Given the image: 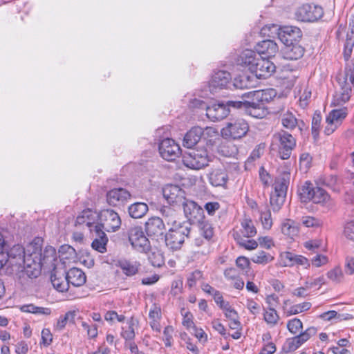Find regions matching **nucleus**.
Wrapping results in <instances>:
<instances>
[{
    "label": "nucleus",
    "instance_id": "nucleus-1",
    "mask_svg": "<svg viewBox=\"0 0 354 354\" xmlns=\"http://www.w3.org/2000/svg\"><path fill=\"white\" fill-rule=\"evenodd\" d=\"M8 254V261L12 269L25 272L29 277H37L40 274L41 239L36 238L26 248L14 245Z\"/></svg>",
    "mask_w": 354,
    "mask_h": 354
},
{
    "label": "nucleus",
    "instance_id": "nucleus-2",
    "mask_svg": "<svg viewBox=\"0 0 354 354\" xmlns=\"http://www.w3.org/2000/svg\"><path fill=\"white\" fill-rule=\"evenodd\" d=\"M275 90H257L243 93L239 101H232L230 105L243 109L248 115L256 118H263L267 115L265 104L276 95Z\"/></svg>",
    "mask_w": 354,
    "mask_h": 354
},
{
    "label": "nucleus",
    "instance_id": "nucleus-3",
    "mask_svg": "<svg viewBox=\"0 0 354 354\" xmlns=\"http://www.w3.org/2000/svg\"><path fill=\"white\" fill-rule=\"evenodd\" d=\"M261 34L269 37L278 35L279 39L284 45L296 43L301 37V30L292 26H286L279 28L277 25H266L261 30Z\"/></svg>",
    "mask_w": 354,
    "mask_h": 354
},
{
    "label": "nucleus",
    "instance_id": "nucleus-4",
    "mask_svg": "<svg viewBox=\"0 0 354 354\" xmlns=\"http://www.w3.org/2000/svg\"><path fill=\"white\" fill-rule=\"evenodd\" d=\"M299 194L301 201L304 203L312 201L313 203L322 206L330 207L333 205L332 199L328 192L319 187H314L309 181H306L301 186Z\"/></svg>",
    "mask_w": 354,
    "mask_h": 354
},
{
    "label": "nucleus",
    "instance_id": "nucleus-5",
    "mask_svg": "<svg viewBox=\"0 0 354 354\" xmlns=\"http://www.w3.org/2000/svg\"><path fill=\"white\" fill-rule=\"evenodd\" d=\"M290 181V174L283 173L279 176L273 185L274 192L271 194L270 203L274 212H277L283 205Z\"/></svg>",
    "mask_w": 354,
    "mask_h": 354
},
{
    "label": "nucleus",
    "instance_id": "nucleus-6",
    "mask_svg": "<svg viewBox=\"0 0 354 354\" xmlns=\"http://www.w3.org/2000/svg\"><path fill=\"white\" fill-rule=\"evenodd\" d=\"M189 233L190 227L187 224L179 223L176 227H171L165 236L167 247L171 250L180 249Z\"/></svg>",
    "mask_w": 354,
    "mask_h": 354
},
{
    "label": "nucleus",
    "instance_id": "nucleus-7",
    "mask_svg": "<svg viewBox=\"0 0 354 354\" xmlns=\"http://www.w3.org/2000/svg\"><path fill=\"white\" fill-rule=\"evenodd\" d=\"M272 142V146L275 144L278 145L279 156L282 160L288 159L296 147V139L292 135L283 130L273 135Z\"/></svg>",
    "mask_w": 354,
    "mask_h": 354
},
{
    "label": "nucleus",
    "instance_id": "nucleus-8",
    "mask_svg": "<svg viewBox=\"0 0 354 354\" xmlns=\"http://www.w3.org/2000/svg\"><path fill=\"white\" fill-rule=\"evenodd\" d=\"M249 130L247 122L243 119H237L227 122L221 131V136L225 139L238 140L244 137Z\"/></svg>",
    "mask_w": 354,
    "mask_h": 354
},
{
    "label": "nucleus",
    "instance_id": "nucleus-9",
    "mask_svg": "<svg viewBox=\"0 0 354 354\" xmlns=\"http://www.w3.org/2000/svg\"><path fill=\"white\" fill-rule=\"evenodd\" d=\"M337 37L338 39L346 38L344 48V57L346 60H348L351 55L353 48L354 46V16H350L348 19V26L340 25L337 31Z\"/></svg>",
    "mask_w": 354,
    "mask_h": 354
},
{
    "label": "nucleus",
    "instance_id": "nucleus-10",
    "mask_svg": "<svg viewBox=\"0 0 354 354\" xmlns=\"http://www.w3.org/2000/svg\"><path fill=\"white\" fill-rule=\"evenodd\" d=\"M184 165L192 169H201L208 165L209 158L206 150L193 149L183 156Z\"/></svg>",
    "mask_w": 354,
    "mask_h": 354
},
{
    "label": "nucleus",
    "instance_id": "nucleus-11",
    "mask_svg": "<svg viewBox=\"0 0 354 354\" xmlns=\"http://www.w3.org/2000/svg\"><path fill=\"white\" fill-rule=\"evenodd\" d=\"M101 229L110 232L117 231L121 226V218L118 214L113 209H103L99 214Z\"/></svg>",
    "mask_w": 354,
    "mask_h": 354
},
{
    "label": "nucleus",
    "instance_id": "nucleus-12",
    "mask_svg": "<svg viewBox=\"0 0 354 354\" xmlns=\"http://www.w3.org/2000/svg\"><path fill=\"white\" fill-rule=\"evenodd\" d=\"M129 241L132 247L140 252L147 253L151 248L150 243L141 227L135 226L129 229Z\"/></svg>",
    "mask_w": 354,
    "mask_h": 354
},
{
    "label": "nucleus",
    "instance_id": "nucleus-13",
    "mask_svg": "<svg viewBox=\"0 0 354 354\" xmlns=\"http://www.w3.org/2000/svg\"><path fill=\"white\" fill-rule=\"evenodd\" d=\"M323 14V9L321 6L306 3L297 8L295 16L301 21H315L320 19Z\"/></svg>",
    "mask_w": 354,
    "mask_h": 354
},
{
    "label": "nucleus",
    "instance_id": "nucleus-14",
    "mask_svg": "<svg viewBox=\"0 0 354 354\" xmlns=\"http://www.w3.org/2000/svg\"><path fill=\"white\" fill-rule=\"evenodd\" d=\"M351 83L354 87V72L349 71L345 75V84L342 86L339 91L334 95L332 104L334 106H342L348 102L351 97Z\"/></svg>",
    "mask_w": 354,
    "mask_h": 354
},
{
    "label": "nucleus",
    "instance_id": "nucleus-15",
    "mask_svg": "<svg viewBox=\"0 0 354 354\" xmlns=\"http://www.w3.org/2000/svg\"><path fill=\"white\" fill-rule=\"evenodd\" d=\"M185 216L190 224H196L204 220L205 215L203 209L196 202L187 199L182 205Z\"/></svg>",
    "mask_w": 354,
    "mask_h": 354
},
{
    "label": "nucleus",
    "instance_id": "nucleus-16",
    "mask_svg": "<svg viewBox=\"0 0 354 354\" xmlns=\"http://www.w3.org/2000/svg\"><path fill=\"white\" fill-rule=\"evenodd\" d=\"M162 194L170 205H182L187 200L185 191L176 185H165L162 189Z\"/></svg>",
    "mask_w": 354,
    "mask_h": 354
},
{
    "label": "nucleus",
    "instance_id": "nucleus-17",
    "mask_svg": "<svg viewBox=\"0 0 354 354\" xmlns=\"http://www.w3.org/2000/svg\"><path fill=\"white\" fill-rule=\"evenodd\" d=\"M159 153L161 157L167 160H174L180 154L179 145L171 138H165L159 143Z\"/></svg>",
    "mask_w": 354,
    "mask_h": 354
},
{
    "label": "nucleus",
    "instance_id": "nucleus-18",
    "mask_svg": "<svg viewBox=\"0 0 354 354\" xmlns=\"http://www.w3.org/2000/svg\"><path fill=\"white\" fill-rule=\"evenodd\" d=\"M348 114L346 108L334 109L331 111L326 119V125L324 133L330 135L342 124L343 120Z\"/></svg>",
    "mask_w": 354,
    "mask_h": 354
},
{
    "label": "nucleus",
    "instance_id": "nucleus-19",
    "mask_svg": "<svg viewBox=\"0 0 354 354\" xmlns=\"http://www.w3.org/2000/svg\"><path fill=\"white\" fill-rule=\"evenodd\" d=\"M232 100H228L225 104L218 103L214 104L206 107V115L212 121H219L225 118L230 113V109H236L234 106L230 105L229 102ZM239 109L238 108H236Z\"/></svg>",
    "mask_w": 354,
    "mask_h": 354
},
{
    "label": "nucleus",
    "instance_id": "nucleus-20",
    "mask_svg": "<svg viewBox=\"0 0 354 354\" xmlns=\"http://www.w3.org/2000/svg\"><path fill=\"white\" fill-rule=\"evenodd\" d=\"M130 192L124 188H114L106 193L108 204L113 207L124 205L131 198Z\"/></svg>",
    "mask_w": 354,
    "mask_h": 354
},
{
    "label": "nucleus",
    "instance_id": "nucleus-21",
    "mask_svg": "<svg viewBox=\"0 0 354 354\" xmlns=\"http://www.w3.org/2000/svg\"><path fill=\"white\" fill-rule=\"evenodd\" d=\"M145 226L147 236L153 239H158L162 237L165 230L163 220L158 216L148 218Z\"/></svg>",
    "mask_w": 354,
    "mask_h": 354
},
{
    "label": "nucleus",
    "instance_id": "nucleus-22",
    "mask_svg": "<svg viewBox=\"0 0 354 354\" xmlns=\"http://www.w3.org/2000/svg\"><path fill=\"white\" fill-rule=\"evenodd\" d=\"M231 80L230 73L226 71H218L214 73L209 82V91L214 93L221 89L226 88Z\"/></svg>",
    "mask_w": 354,
    "mask_h": 354
},
{
    "label": "nucleus",
    "instance_id": "nucleus-23",
    "mask_svg": "<svg viewBox=\"0 0 354 354\" xmlns=\"http://www.w3.org/2000/svg\"><path fill=\"white\" fill-rule=\"evenodd\" d=\"M275 65L268 58L260 57L251 72L257 78H267L275 71Z\"/></svg>",
    "mask_w": 354,
    "mask_h": 354
},
{
    "label": "nucleus",
    "instance_id": "nucleus-24",
    "mask_svg": "<svg viewBox=\"0 0 354 354\" xmlns=\"http://www.w3.org/2000/svg\"><path fill=\"white\" fill-rule=\"evenodd\" d=\"M260 57L261 56L257 53V51L250 49H245L239 55L236 62L238 65H240L252 72Z\"/></svg>",
    "mask_w": 354,
    "mask_h": 354
},
{
    "label": "nucleus",
    "instance_id": "nucleus-25",
    "mask_svg": "<svg viewBox=\"0 0 354 354\" xmlns=\"http://www.w3.org/2000/svg\"><path fill=\"white\" fill-rule=\"evenodd\" d=\"M209 183L214 187H225L228 181V174L225 168H213L208 175Z\"/></svg>",
    "mask_w": 354,
    "mask_h": 354
},
{
    "label": "nucleus",
    "instance_id": "nucleus-26",
    "mask_svg": "<svg viewBox=\"0 0 354 354\" xmlns=\"http://www.w3.org/2000/svg\"><path fill=\"white\" fill-rule=\"evenodd\" d=\"M91 233L94 237V240L91 244L93 249L101 253L105 252L108 242V238L105 232L101 229L100 226L95 225L94 226V230H93Z\"/></svg>",
    "mask_w": 354,
    "mask_h": 354
},
{
    "label": "nucleus",
    "instance_id": "nucleus-27",
    "mask_svg": "<svg viewBox=\"0 0 354 354\" xmlns=\"http://www.w3.org/2000/svg\"><path fill=\"white\" fill-rule=\"evenodd\" d=\"M255 50L260 56H264V58L268 59L276 55L279 48L275 41L266 39L259 42L255 46Z\"/></svg>",
    "mask_w": 354,
    "mask_h": 354
},
{
    "label": "nucleus",
    "instance_id": "nucleus-28",
    "mask_svg": "<svg viewBox=\"0 0 354 354\" xmlns=\"http://www.w3.org/2000/svg\"><path fill=\"white\" fill-rule=\"evenodd\" d=\"M284 266H303L306 268L310 267V261L302 255L295 254L292 252H285L281 255Z\"/></svg>",
    "mask_w": 354,
    "mask_h": 354
},
{
    "label": "nucleus",
    "instance_id": "nucleus-29",
    "mask_svg": "<svg viewBox=\"0 0 354 354\" xmlns=\"http://www.w3.org/2000/svg\"><path fill=\"white\" fill-rule=\"evenodd\" d=\"M203 134V128L200 127L192 128L184 136L183 146L192 149L200 141Z\"/></svg>",
    "mask_w": 354,
    "mask_h": 354
},
{
    "label": "nucleus",
    "instance_id": "nucleus-30",
    "mask_svg": "<svg viewBox=\"0 0 354 354\" xmlns=\"http://www.w3.org/2000/svg\"><path fill=\"white\" fill-rule=\"evenodd\" d=\"M284 58L287 59H298L304 53V48L297 42L285 45L283 49Z\"/></svg>",
    "mask_w": 354,
    "mask_h": 354
},
{
    "label": "nucleus",
    "instance_id": "nucleus-31",
    "mask_svg": "<svg viewBox=\"0 0 354 354\" xmlns=\"http://www.w3.org/2000/svg\"><path fill=\"white\" fill-rule=\"evenodd\" d=\"M84 272L77 268H72L68 270V285L71 283L73 286H82L86 282Z\"/></svg>",
    "mask_w": 354,
    "mask_h": 354
},
{
    "label": "nucleus",
    "instance_id": "nucleus-32",
    "mask_svg": "<svg viewBox=\"0 0 354 354\" xmlns=\"http://www.w3.org/2000/svg\"><path fill=\"white\" fill-rule=\"evenodd\" d=\"M42 240L41 239V244ZM56 251L55 249L51 246L46 247L44 252L41 251V263L40 270L44 267L54 266L55 261H56Z\"/></svg>",
    "mask_w": 354,
    "mask_h": 354
},
{
    "label": "nucleus",
    "instance_id": "nucleus-33",
    "mask_svg": "<svg viewBox=\"0 0 354 354\" xmlns=\"http://www.w3.org/2000/svg\"><path fill=\"white\" fill-rule=\"evenodd\" d=\"M95 213L93 212L91 209H85L77 217L75 225H85L89 228L91 232L94 230V226L96 225L93 223Z\"/></svg>",
    "mask_w": 354,
    "mask_h": 354
},
{
    "label": "nucleus",
    "instance_id": "nucleus-34",
    "mask_svg": "<svg viewBox=\"0 0 354 354\" xmlns=\"http://www.w3.org/2000/svg\"><path fill=\"white\" fill-rule=\"evenodd\" d=\"M281 230L285 236L293 239L299 235V225L293 220L286 219L281 223Z\"/></svg>",
    "mask_w": 354,
    "mask_h": 354
},
{
    "label": "nucleus",
    "instance_id": "nucleus-35",
    "mask_svg": "<svg viewBox=\"0 0 354 354\" xmlns=\"http://www.w3.org/2000/svg\"><path fill=\"white\" fill-rule=\"evenodd\" d=\"M281 120L284 128L293 130L298 127L299 129L301 131V124H303V122L301 121L299 122L295 115L289 111H286L281 114Z\"/></svg>",
    "mask_w": 354,
    "mask_h": 354
},
{
    "label": "nucleus",
    "instance_id": "nucleus-36",
    "mask_svg": "<svg viewBox=\"0 0 354 354\" xmlns=\"http://www.w3.org/2000/svg\"><path fill=\"white\" fill-rule=\"evenodd\" d=\"M148 210V205L142 202L134 203L128 207L129 214L133 218H140L143 217L147 213Z\"/></svg>",
    "mask_w": 354,
    "mask_h": 354
},
{
    "label": "nucleus",
    "instance_id": "nucleus-37",
    "mask_svg": "<svg viewBox=\"0 0 354 354\" xmlns=\"http://www.w3.org/2000/svg\"><path fill=\"white\" fill-rule=\"evenodd\" d=\"M138 321L134 317L127 322V326L122 328L121 336L127 341H131L135 337V329L138 327Z\"/></svg>",
    "mask_w": 354,
    "mask_h": 354
},
{
    "label": "nucleus",
    "instance_id": "nucleus-38",
    "mask_svg": "<svg viewBox=\"0 0 354 354\" xmlns=\"http://www.w3.org/2000/svg\"><path fill=\"white\" fill-rule=\"evenodd\" d=\"M161 214L168 225L176 227L179 223L176 221L177 214L171 207L165 206L160 209Z\"/></svg>",
    "mask_w": 354,
    "mask_h": 354
},
{
    "label": "nucleus",
    "instance_id": "nucleus-39",
    "mask_svg": "<svg viewBox=\"0 0 354 354\" xmlns=\"http://www.w3.org/2000/svg\"><path fill=\"white\" fill-rule=\"evenodd\" d=\"M233 86L236 88H248L253 86V81L250 76L243 74L236 77L233 81Z\"/></svg>",
    "mask_w": 354,
    "mask_h": 354
},
{
    "label": "nucleus",
    "instance_id": "nucleus-40",
    "mask_svg": "<svg viewBox=\"0 0 354 354\" xmlns=\"http://www.w3.org/2000/svg\"><path fill=\"white\" fill-rule=\"evenodd\" d=\"M241 233L245 237H253L257 234V230L254 225L252 221L250 218H245L241 221Z\"/></svg>",
    "mask_w": 354,
    "mask_h": 354
},
{
    "label": "nucleus",
    "instance_id": "nucleus-41",
    "mask_svg": "<svg viewBox=\"0 0 354 354\" xmlns=\"http://www.w3.org/2000/svg\"><path fill=\"white\" fill-rule=\"evenodd\" d=\"M148 259L151 264L157 268H160L165 263V259L162 253L158 250L148 251Z\"/></svg>",
    "mask_w": 354,
    "mask_h": 354
},
{
    "label": "nucleus",
    "instance_id": "nucleus-42",
    "mask_svg": "<svg viewBox=\"0 0 354 354\" xmlns=\"http://www.w3.org/2000/svg\"><path fill=\"white\" fill-rule=\"evenodd\" d=\"M119 266L127 276L135 275L138 272V266L136 263L122 260L119 261Z\"/></svg>",
    "mask_w": 354,
    "mask_h": 354
},
{
    "label": "nucleus",
    "instance_id": "nucleus-43",
    "mask_svg": "<svg viewBox=\"0 0 354 354\" xmlns=\"http://www.w3.org/2000/svg\"><path fill=\"white\" fill-rule=\"evenodd\" d=\"M263 319L270 326H274L279 320V316L275 308H268L264 311Z\"/></svg>",
    "mask_w": 354,
    "mask_h": 354
},
{
    "label": "nucleus",
    "instance_id": "nucleus-44",
    "mask_svg": "<svg viewBox=\"0 0 354 354\" xmlns=\"http://www.w3.org/2000/svg\"><path fill=\"white\" fill-rule=\"evenodd\" d=\"M23 312L30 313L39 315H48L51 313V310L48 308L38 307L33 304L24 305L21 307Z\"/></svg>",
    "mask_w": 354,
    "mask_h": 354
},
{
    "label": "nucleus",
    "instance_id": "nucleus-45",
    "mask_svg": "<svg viewBox=\"0 0 354 354\" xmlns=\"http://www.w3.org/2000/svg\"><path fill=\"white\" fill-rule=\"evenodd\" d=\"M273 259L274 257L271 254L264 251H259L252 257V261L258 264H266L271 262Z\"/></svg>",
    "mask_w": 354,
    "mask_h": 354
},
{
    "label": "nucleus",
    "instance_id": "nucleus-46",
    "mask_svg": "<svg viewBox=\"0 0 354 354\" xmlns=\"http://www.w3.org/2000/svg\"><path fill=\"white\" fill-rule=\"evenodd\" d=\"M302 345L298 336L296 335L294 337L289 338L286 340L283 345V349L286 353H290L296 351Z\"/></svg>",
    "mask_w": 354,
    "mask_h": 354
},
{
    "label": "nucleus",
    "instance_id": "nucleus-47",
    "mask_svg": "<svg viewBox=\"0 0 354 354\" xmlns=\"http://www.w3.org/2000/svg\"><path fill=\"white\" fill-rule=\"evenodd\" d=\"M201 230V234L206 239H210L213 236V228L212 225L209 223L205 218L200 223H196Z\"/></svg>",
    "mask_w": 354,
    "mask_h": 354
},
{
    "label": "nucleus",
    "instance_id": "nucleus-48",
    "mask_svg": "<svg viewBox=\"0 0 354 354\" xmlns=\"http://www.w3.org/2000/svg\"><path fill=\"white\" fill-rule=\"evenodd\" d=\"M311 306V303L310 302H303L301 304L293 305L287 311V316L297 315L306 311L310 308Z\"/></svg>",
    "mask_w": 354,
    "mask_h": 354
},
{
    "label": "nucleus",
    "instance_id": "nucleus-49",
    "mask_svg": "<svg viewBox=\"0 0 354 354\" xmlns=\"http://www.w3.org/2000/svg\"><path fill=\"white\" fill-rule=\"evenodd\" d=\"M235 239L237 241V243L244 248L246 250H254L257 248L258 243L254 239H245L244 238L241 237L240 235L236 234L235 236Z\"/></svg>",
    "mask_w": 354,
    "mask_h": 354
},
{
    "label": "nucleus",
    "instance_id": "nucleus-50",
    "mask_svg": "<svg viewBox=\"0 0 354 354\" xmlns=\"http://www.w3.org/2000/svg\"><path fill=\"white\" fill-rule=\"evenodd\" d=\"M261 221L264 229L270 230L272 227V219L271 212L267 207H265V211L261 212Z\"/></svg>",
    "mask_w": 354,
    "mask_h": 354
},
{
    "label": "nucleus",
    "instance_id": "nucleus-51",
    "mask_svg": "<svg viewBox=\"0 0 354 354\" xmlns=\"http://www.w3.org/2000/svg\"><path fill=\"white\" fill-rule=\"evenodd\" d=\"M203 278V273L200 270H195L192 272H190L187 275V284L189 286V288H193L194 287L197 282L201 281Z\"/></svg>",
    "mask_w": 354,
    "mask_h": 354
},
{
    "label": "nucleus",
    "instance_id": "nucleus-52",
    "mask_svg": "<svg viewBox=\"0 0 354 354\" xmlns=\"http://www.w3.org/2000/svg\"><path fill=\"white\" fill-rule=\"evenodd\" d=\"M287 328L292 334H297L303 328V324L299 319L294 318L288 322Z\"/></svg>",
    "mask_w": 354,
    "mask_h": 354
},
{
    "label": "nucleus",
    "instance_id": "nucleus-53",
    "mask_svg": "<svg viewBox=\"0 0 354 354\" xmlns=\"http://www.w3.org/2000/svg\"><path fill=\"white\" fill-rule=\"evenodd\" d=\"M343 235L346 239L354 241V220L345 223L344 225Z\"/></svg>",
    "mask_w": 354,
    "mask_h": 354
},
{
    "label": "nucleus",
    "instance_id": "nucleus-54",
    "mask_svg": "<svg viewBox=\"0 0 354 354\" xmlns=\"http://www.w3.org/2000/svg\"><path fill=\"white\" fill-rule=\"evenodd\" d=\"M317 328L315 327H309L305 331L300 333L297 336L300 339L302 344L307 342L310 337L315 335L317 333Z\"/></svg>",
    "mask_w": 354,
    "mask_h": 354
},
{
    "label": "nucleus",
    "instance_id": "nucleus-55",
    "mask_svg": "<svg viewBox=\"0 0 354 354\" xmlns=\"http://www.w3.org/2000/svg\"><path fill=\"white\" fill-rule=\"evenodd\" d=\"M327 276L332 281L339 283L343 278V273L339 268H335L328 272Z\"/></svg>",
    "mask_w": 354,
    "mask_h": 354
},
{
    "label": "nucleus",
    "instance_id": "nucleus-56",
    "mask_svg": "<svg viewBox=\"0 0 354 354\" xmlns=\"http://www.w3.org/2000/svg\"><path fill=\"white\" fill-rule=\"evenodd\" d=\"M321 241L310 240L304 243V247L313 254L317 253L321 247Z\"/></svg>",
    "mask_w": 354,
    "mask_h": 354
},
{
    "label": "nucleus",
    "instance_id": "nucleus-57",
    "mask_svg": "<svg viewBox=\"0 0 354 354\" xmlns=\"http://www.w3.org/2000/svg\"><path fill=\"white\" fill-rule=\"evenodd\" d=\"M53 341V335L48 328H44L41 331V341L40 344L45 347L50 346Z\"/></svg>",
    "mask_w": 354,
    "mask_h": 354
},
{
    "label": "nucleus",
    "instance_id": "nucleus-58",
    "mask_svg": "<svg viewBox=\"0 0 354 354\" xmlns=\"http://www.w3.org/2000/svg\"><path fill=\"white\" fill-rule=\"evenodd\" d=\"M302 224L306 227H315L320 225V221L313 216H304L301 219Z\"/></svg>",
    "mask_w": 354,
    "mask_h": 354
},
{
    "label": "nucleus",
    "instance_id": "nucleus-59",
    "mask_svg": "<svg viewBox=\"0 0 354 354\" xmlns=\"http://www.w3.org/2000/svg\"><path fill=\"white\" fill-rule=\"evenodd\" d=\"M312 264L315 267H320L328 263V257L324 254H317L311 259Z\"/></svg>",
    "mask_w": 354,
    "mask_h": 354
},
{
    "label": "nucleus",
    "instance_id": "nucleus-60",
    "mask_svg": "<svg viewBox=\"0 0 354 354\" xmlns=\"http://www.w3.org/2000/svg\"><path fill=\"white\" fill-rule=\"evenodd\" d=\"M246 307L249 310L250 313H252L254 315H256L259 313V305L252 299H249L247 300Z\"/></svg>",
    "mask_w": 354,
    "mask_h": 354
},
{
    "label": "nucleus",
    "instance_id": "nucleus-61",
    "mask_svg": "<svg viewBox=\"0 0 354 354\" xmlns=\"http://www.w3.org/2000/svg\"><path fill=\"white\" fill-rule=\"evenodd\" d=\"M51 282L53 287L59 292H64L65 288V283L61 281L59 279L57 278L56 274L51 275Z\"/></svg>",
    "mask_w": 354,
    "mask_h": 354
},
{
    "label": "nucleus",
    "instance_id": "nucleus-62",
    "mask_svg": "<svg viewBox=\"0 0 354 354\" xmlns=\"http://www.w3.org/2000/svg\"><path fill=\"white\" fill-rule=\"evenodd\" d=\"M82 327L87 330V334L89 337L94 338L97 335V329L95 325L89 326L84 322H81Z\"/></svg>",
    "mask_w": 354,
    "mask_h": 354
},
{
    "label": "nucleus",
    "instance_id": "nucleus-63",
    "mask_svg": "<svg viewBox=\"0 0 354 354\" xmlns=\"http://www.w3.org/2000/svg\"><path fill=\"white\" fill-rule=\"evenodd\" d=\"M220 207V204L218 202H208L205 205V209L209 215L212 216Z\"/></svg>",
    "mask_w": 354,
    "mask_h": 354
},
{
    "label": "nucleus",
    "instance_id": "nucleus-64",
    "mask_svg": "<svg viewBox=\"0 0 354 354\" xmlns=\"http://www.w3.org/2000/svg\"><path fill=\"white\" fill-rule=\"evenodd\" d=\"M29 347L24 341H21L15 345V352L17 354H27Z\"/></svg>",
    "mask_w": 354,
    "mask_h": 354
}]
</instances>
